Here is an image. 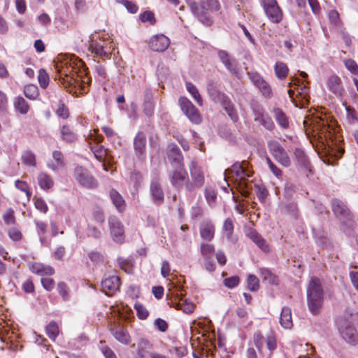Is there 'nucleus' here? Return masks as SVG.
Here are the masks:
<instances>
[{
	"instance_id": "obj_43",
	"label": "nucleus",
	"mask_w": 358,
	"mask_h": 358,
	"mask_svg": "<svg viewBox=\"0 0 358 358\" xmlns=\"http://www.w3.org/2000/svg\"><path fill=\"white\" fill-rule=\"evenodd\" d=\"M59 331L58 324L55 321H51L45 327L47 336L52 341H55Z\"/></svg>"
},
{
	"instance_id": "obj_47",
	"label": "nucleus",
	"mask_w": 358,
	"mask_h": 358,
	"mask_svg": "<svg viewBox=\"0 0 358 358\" xmlns=\"http://www.w3.org/2000/svg\"><path fill=\"white\" fill-rule=\"evenodd\" d=\"M91 150L94 155V157L99 162H104L106 156V150L101 145H95L90 146Z\"/></svg>"
},
{
	"instance_id": "obj_2",
	"label": "nucleus",
	"mask_w": 358,
	"mask_h": 358,
	"mask_svg": "<svg viewBox=\"0 0 358 358\" xmlns=\"http://www.w3.org/2000/svg\"><path fill=\"white\" fill-rule=\"evenodd\" d=\"M193 14L206 26H211L213 22V15L219 12L221 4L218 0H196L189 3Z\"/></svg>"
},
{
	"instance_id": "obj_28",
	"label": "nucleus",
	"mask_w": 358,
	"mask_h": 358,
	"mask_svg": "<svg viewBox=\"0 0 358 358\" xmlns=\"http://www.w3.org/2000/svg\"><path fill=\"white\" fill-rule=\"evenodd\" d=\"M339 330L342 337L346 342L353 345L358 342V336L354 327L348 326L344 329L341 328Z\"/></svg>"
},
{
	"instance_id": "obj_22",
	"label": "nucleus",
	"mask_w": 358,
	"mask_h": 358,
	"mask_svg": "<svg viewBox=\"0 0 358 358\" xmlns=\"http://www.w3.org/2000/svg\"><path fill=\"white\" fill-rule=\"evenodd\" d=\"M331 206L332 210L337 217H339L340 218L343 217L348 220L352 219V215L349 209L342 201L338 199H334L331 201Z\"/></svg>"
},
{
	"instance_id": "obj_63",
	"label": "nucleus",
	"mask_w": 358,
	"mask_h": 358,
	"mask_svg": "<svg viewBox=\"0 0 358 358\" xmlns=\"http://www.w3.org/2000/svg\"><path fill=\"white\" fill-rule=\"evenodd\" d=\"M41 282L43 287L48 292L52 291L55 287V280L50 276L41 278Z\"/></svg>"
},
{
	"instance_id": "obj_26",
	"label": "nucleus",
	"mask_w": 358,
	"mask_h": 358,
	"mask_svg": "<svg viewBox=\"0 0 358 358\" xmlns=\"http://www.w3.org/2000/svg\"><path fill=\"white\" fill-rule=\"evenodd\" d=\"M30 270L33 273L41 275L42 278L51 276L55 273L53 267L38 262L32 264Z\"/></svg>"
},
{
	"instance_id": "obj_30",
	"label": "nucleus",
	"mask_w": 358,
	"mask_h": 358,
	"mask_svg": "<svg viewBox=\"0 0 358 358\" xmlns=\"http://www.w3.org/2000/svg\"><path fill=\"white\" fill-rule=\"evenodd\" d=\"M110 197L116 209L122 213L126 208V203L122 195L115 189L110 191Z\"/></svg>"
},
{
	"instance_id": "obj_61",
	"label": "nucleus",
	"mask_w": 358,
	"mask_h": 358,
	"mask_svg": "<svg viewBox=\"0 0 358 358\" xmlns=\"http://www.w3.org/2000/svg\"><path fill=\"white\" fill-rule=\"evenodd\" d=\"M134 308L136 310L137 316L141 320H145L148 317L149 313L147 309L140 303L134 304Z\"/></svg>"
},
{
	"instance_id": "obj_21",
	"label": "nucleus",
	"mask_w": 358,
	"mask_h": 358,
	"mask_svg": "<svg viewBox=\"0 0 358 358\" xmlns=\"http://www.w3.org/2000/svg\"><path fill=\"white\" fill-rule=\"evenodd\" d=\"M170 44L168 37L164 34H157L153 36L149 42V46L151 50L155 52H163L166 50Z\"/></svg>"
},
{
	"instance_id": "obj_19",
	"label": "nucleus",
	"mask_w": 358,
	"mask_h": 358,
	"mask_svg": "<svg viewBox=\"0 0 358 358\" xmlns=\"http://www.w3.org/2000/svg\"><path fill=\"white\" fill-rule=\"evenodd\" d=\"M146 135L143 131H138L134 139L135 154L140 159H143L146 152Z\"/></svg>"
},
{
	"instance_id": "obj_33",
	"label": "nucleus",
	"mask_w": 358,
	"mask_h": 358,
	"mask_svg": "<svg viewBox=\"0 0 358 358\" xmlns=\"http://www.w3.org/2000/svg\"><path fill=\"white\" fill-rule=\"evenodd\" d=\"M273 114L275 121L281 128L287 129L289 127L288 117L281 108H274Z\"/></svg>"
},
{
	"instance_id": "obj_41",
	"label": "nucleus",
	"mask_w": 358,
	"mask_h": 358,
	"mask_svg": "<svg viewBox=\"0 0 358 358\" xmlns=\"http://www.w3.org/2000/svg\"><path fill=\"white\" fill-rule=\"evenodd\" d=\"M200 252L203 258L213 257L215 252V246L208 241L201 242L200 245Z\"/></svg>"
},
{
	"instance_id": "obj_8",
	"label": "nucleus",
	"mask_w": 358,
	"mask_h": 358,
	"mask_svg": "<svg viewBox=\"0 0 358 358\" xmlns=\"http://www.w3.org/2000/svg\"><path fill=\"white\" fill-rule=\"evenodd\" d=\"M261 4L271 22L278 24L282 20L283 11L278 5L277 0H262Z\"/></svg>"
},
{
	"instance_id": "obj_3",
	"label": "nucleus",
	"mask_w": 358,
	"mask_h": 358,
	"mask_svg": "<svg viewBox=\"0 0 358 358\" xmlns=\"http://www.w3.org/2000/svg\"><path fill=\"white\" fill-rule=\"evenodd\" d=\"M307 306L309 311L314 315H319L323 308L324 291L322 282L317 277H311L306 289Z\"/></svg>"
},
{
	"instance_id": "obj_64",
	"label": "nucleus",
	"mask_w": 358,
	"mask_h": 358,
	"mask_svg": "<svg viewBox=\"0 0 358 358\" xmlns=\"http://www.w3.org/2000/svg\"><path fill=\"white\" fill-rule=\"evenodd\" d=\"M239 282L240 278L236 275L225 278L223 281L224 286L230 289L237 287Z\"/></svg>"
},
{
	"instance_id": "obj_37",
	"label": "nucleus",
	"mask_w": 358,
	"mask_h": 358,
	"mask_svg": "<svg viewBox=\"0 0 358 358\" xmlns=\"http://www.w3.org/2000/svg\"><path fill=\"white\" fill-rule=\"evenodd\" d=\"M52 157L55 162L48 164V167L52 171H57L65 165L64 157L62 152L55 150L52 152Z\"/></svg>"
},
{
	"instance_id": "obj_20",
	"label": "nucleus",
	"mask_w": 358,
	"mask_h": 358,
	"mask_svg": "<svg viewBox=\"0 0 358 358\" xmlns=\"http://www.w3.org/2000/svg\"><path fill=\"white\" fill-rule=\"evenodd\" d=\"M207 92L210 99L215 103L221 102L227 96L219 89V83L214 79H209L207 82Z\"/></svg>"
},
{
	"instance_id": "obj_1",
	"label": "nucleus",
	"mask_w": 358,
	"mask_h": 358,
	"mask_svg": "<svg viewBox=\"0 0 358 358\" xmlns=\"http://www.w3.org/2000/svg\"><path fill=\"white\" fill-rule=\"evenodd\" d=\"M83 62L74 55L59 56L55 62V67L57 76L60 83L65 87H79L81 93H87L92 78L85 70L79 69L83 66Z\"/></svg>"
},
{
	"instance_id": "obj_10",
	"label": "nucleus",
	"mask_w": 358,
	"mask_h": 358,
	"mask_svg": "<svg viewBox=\"0 0 358 358\" xmlns=\"http://www.w3.org/2000/svg\"><path fill=\"white\" fill-rule=\"evenodd\" d=\"M230 171L231 172L232 177H234V180L238 182L240 185L245 186H246V179L251 177L253 174V171L250 169L249 163L245 160H243L241 163H234Z\"/></svg>"
},
{
	"instance_id": "obj_60",
	"label": "nucleus",
	"mask_w": 358,
	"mask_h": 358,
	"mask_svg": "<svg viewBox=\"0 0 358 358\" xmlns=\"http://www.w3.org/2000/svg\"><path fill=\"white\" fill-rule=\"evenodd\" d=\"M56 115L66 120L69 117V110L68 108L65 106L64 103L60 102L59 103L58 108L56 110Z\"/></svg>"
},
{
	"instance_id": "obj_52",
	"label": "nucleus",
	"mask_w": 358,
	"mask_h": 358,
	"mask_svg": "<svg viewBox=\"0 0 358 358\" xmlns=\"http://www.w3.org/2000/svg\"><path fill=\"white\" fill-rule=\"evenodd\" d=\"M57 291L62 297L63 300L66 301L69 299V288L66 282H59L57 283Z\"/></svg>"
},
{
	"instance_id": "obj_6",
	"label": "nucleus",
	"mask_w": 358,
	"mask_h": 358,
	"mask_svg": "<svg viewBox=\"0 0 358 358\" xmlns=\"http://www.w3.org/2000/svg\"><path fill=\"white\" fill-rule=\"evenodd\" d=\"M114 50L115 45L108 38L92 39L89 45V50L96 57L103 59H110Z\"/></svg>"
},
{
	"instance_id": "obj_5",
	"label": "nucleus",
	"mask_w": 358,
	"mask_h": 358,
	"mask_svg": "<svg viewBox=\"0 0 358 358\" xmlns=\"http://www.w3.org/2000/svg\"><path fill=\"white\" fill-rule=\"evenodd\" d=\"M191 180L188 178L186 183V192L191 194L200 189L205 183V176L202 167L195 160H192L189 164Z\"/></svg>"
},
{
	"instance_id": "obj_55",
	"label": "nucleus",
	"mask_w": 358,
	"mask_h": 358,
	"mask_svg": "<svg viewBox=\"0 0 358 358\" xmlns=\"http://www.w3.org/2000/svg\"><path fill=\"white\" fill-rule=\"evenodd\" d=\"M3 220L6 224H15L16 220L13 208H8L3 215Z\"/></svg>"
},
{
	"instance_id": "obj_12",
	"label": "nucleus",
	"mask_w": 358,
	"mask_h": 358,
	"mask_svg": "<svg viewBox=\"0 0 358 358\" xmlns=\"http://www.w3.org/2000/svg\"><path fill=\"white\" fill-rule=\"evenodd\" d=\"M178 102L181 110L192 122L194 124L201 122L202 118L198 109L187 98L181 96Z\"/></svg>"
},
{
	"instance_id": "obj_53",
	"label": "nucleus",
	"mask_w": 358,
	"mask_h": 358,
	"mask_svg": "<svg viewBox=\"0 0 358 358\" xmlns=\"http://www.w3.org/2000/svg\"><path fill=\"white\" fill-rule=\"evenodd\" d=\"M256 194L261 203H264L268 195V192L264 185H255Z\"/></svg>"
},
{
	"instance_id": "obj_15",
	"label": "nucleus",
	"mask_w": 358,
	"mask_h": 358,
	"mask_svg": "<svg viewBox=\"0 0 358 358\" xmlns=\"http://www.w3.org/2000/svg\"><path fill=\"white\" fill-rule=\"evenodd\" d=\"M326 86L336 98L342 99L345 94V88L338 76L336 74L330 76L326 80Z\"/></svg>"
},
{
	"instance_id": "obj_4",
	"label": "nucleus",
	"mask_w": 358,
	"mask_h": 358,
	"mask_svg": "<svg viewBox=\"0 0 358 358\" xmlns=\"http://www.w3.org/2000/svg\"><path fill=\"white\" fill-rule=\"evenodd\" d=\"M252 341L260 358H272L278 347L276 335L273 330L268 331L265 336L261 331H256L253 334Z\"/></svg>"
},
{
	"instance_id": "obj_34",
	"label": "nucleus",
	"mask_w": 358,
	"mask_h": 358,
	"mask_svg": "<svg viewBox=\"0 0 358 358\" xmlns=\"http://www.w3.org/2000/svg\"><path fill=\"white\" fill-rule=\"evenodd\" d=\"M13 106L15 110L21 115H26L30 109L29 104L22 96H17L15 98Z\"/></svg>"
},
{
	"instance_id": "obj_62",
	"label": "nucleus",
	"mask_w": 358,
	"mask_h": 358,
	"mask_svg": "<svg viewBox=\"0 0 358 358\" xmlns=\"http://www.w3.org/2000/svg\"><path fill=\"white\" fill-rule=\"evenodd\" d=\"M34 206L42 213L45 214L48 210V207L45 201L42 198H34Z\"/></svg>"
},
{
	"instance_id": "obj_29",
	"label": "nucleus",
	"mask_w": 358,
	"mask_h": 358,
	"mask_svg": "<svg viewBox=\"0 0 358 358\" xmlns=\"http://www.w3.org/2000/svg\"><path fill=\"white\" fill-rule=\"evenodd\" d=\"M110 331L113 335V336L115 338L117 341H118L120 343L124 344V345H129L131 342V338L130 336L127 331L123 327H119L117 329H115L113 328L110 329Z\"/></svg>"
},
{
	"instance_id": "obj_58",
	"label": "nucleus",
	"mask_w": 358,
	"mask_h": 358,
	"mask_svg": "<svg viewBox=\"0 0 358 358\" xmlns=\"http://www.w3.org/2000/svg\"><path fill=\"white\" fill-rule=\"evenodd\" d=\"M15 186L17 189L24 192L28 199L31 196V192L29 189L28 184L25 181L17 180L15 182Z\"/></svg>"
},
{
	"instance_id": "obj_32",
	"label": "nucleus",
	"mask_w": 358,
	"mask_h": 358,
	"mask_svg": "<svg viewBox=\"0 0 358 358\" xmlns=\"http://www.w3.org/2000/svg\"><path fill=\"white\" fill-rule=\"evenodd\" d=\"M280 323L285 329H291L292 327V311L289 308H282L280 317Z\"/></svg>"
},
{
	"instance_id": "obj_24",
	"label": "nucleus",
	"mask_w": 358,
	"mask_h": 358,
	"mask_svg": "<svg viewBox=\"0 0 358 358\" xmlns=\"http://www.w3.org/2000/svg\"><path fill=\"white\" fill-rule=\"evenodd\" d=\"M167 157L171 162H176L180 166L184 164L183 156L178 146L175 143H170L167 147Z\"/></svg>"
},
{
	"instance_id": "obj_54",
	"label": "nucleus",
	"mask_w": 358,
	"mask_h": 358,
	"mask_svg": "<svg viewBox=\"0 0 358 358\" xmlns=\"http://www.w3.org/2000/svg\"><path fill=\"white\" fill-rule=\"evenodd\" d=\"M139 19L143 22H150V24L154 25L156 23V19L153 12L146 10L139 15Z\"/></svg>"
},
{
	"instance_id": "obj_48",
	"label": "nucleus",
	"mask_w": 358,
	"mask_h": 358,
	"mask_svg": "<svg viewBox=\"0 0 358 358\" xmlns=\"http://www.w3.org/2000/svg\"><path fill=\"white\" fill-rule=\"evenodd\" d=\"M38 80L41 88L46 89L49 85L50 77L44 69L38 71Z\"/></svg>"
},
{
	"instance_id": "obj_17",
	"label": "nucleus",
	"mask_w": 358,
	"mask_h": 358,
	"mask_svg": "<svg viewBox=\"0 0 358 358\" xmlns=\"http://www.w3.org/2000/svg\"><path fill=\"white\" fill-rule=\"evenodd\" d=\"M217 56L225 68L234 76H238V62L235 58L231 56L227 51L220 50Z\"/></svg>"
},
{
	"instance_id": "obj_16",
	"label": "nucleus",
	"mask_w": 358,
	"mask_h": 358,
	"mask_svg": "<svg viewBox=\"0 0 358 358\" xmlns=\"http://www.w3.org/2000/svg\"><path fill=\"white\" fill-rule=\"evenodd\" d=\"M199 235L205 241H211L215 235V226L209 219L203 220L199 225Z\"/></svg>"
},
{
	"instance_id": "obj_45",
	"label": "nucleus",
	"mask_w": 358,
	"mask_h": 358,
	"mask_svg": "<svg viewBox=\"0 0 358 358\" xmlns=\"http://www.w3.org/2000/svg\"><path fill=\"white\" fill-rule=\"evenodd\" d=\"M234 230V221L231 218H227L222 225V231L225 234L227 239H231Z\"/></svg>"
},
{
	"instance_id": "obj_36",
	"label": "nucleus",
	"mask_w": 358,
	"mask_h": 358,
	"mask_svg": "<svg viewBox=\"0 0 358 358\" xmlns=\"http://www.w3.org/2000/svg\"><path fill=\"white\" fill-rule=\"evenodd\" d=\"M248 236L264 252H267L270 250L266 240L257 231H251Z\"/></svg>"
},
{
	"instance_id": "obj_27",
	"label": "nucleus",
	"mask_w": 358,
	"mask_h": 358,
	"mask_svg": "<svg viewBox=\"0 0 358 358\" xmlns=\"http://www.w3.org/2000/svg\"><path fill=\"white\" fill-rule=\"evenodd\" d=\"M220 103L230 119L234 122H238L239 120L238 114L231 99L227 96Z\"/></svg>"
},
{
	"instance_id": "obj_51",
	"label": "nucleus",
	"mask_w": 358,
	"mask_h": 358,
	"mask_svg": "<svg viewBox=\"0 0 358 358\" xmlns=\"http://www.w3.org/2000/svg\"><path fill=\"white\" fill-rule=\"evenodd\" d=\"M8 235L9 238L13 241H20L22 238V234L20 228L17 227H12L8 230Z\"/></svg>"
},
{
	"instance_id": "obj_38",
	"label": "nucleus",
	"mask_w": 358,
	"mask_h": 358,
	"mask_svg": "<svg viewBox=\"0 0 358 358\" xmlns=\"http://www.w3.org/2000/svg\"><path fill=\"white\" fill-rule=\"evenodd\" d=\"M274 71L275 76L283 80L287 78L289 73V68L287 64L282 62H277L274 65Z\"/></svg>"
},
{
	"instance_id": "obj_18",
	"label": "nucleus",
	"mask_w": 358,
	"mask_h": 358,
	"mask_svg": "<svg viewBox=\"0 0 358 358\" xmlns=\"http://www.w3.org/2000/svg\"><path fill=\"white\" fill-rule=\"evenodd\" d=\"M120 279L117 275H111L106 278L101 282L103 292L108 296H112L119 290Z\"/></svg>"
},
{
	"instance_id": "obj_39",
	"label": "nucleus",
	"mask_w": 358,
	"mask_h": 358,
	"mask_svg": "<svg viewBox=\"0 0 358 358\" xmlns=\"http://www.w3.org/2000/svg\"><path fill=\"white\" fill-rule=\"evenodd\" d=\"M293 152L298 164L306 169H308L310 166V162L304 151L299 148H295Z\"/></svg>"
},
{
	"instance_id": "obj_50",
	"label": "nucleus",
	"mask_w": 358,
	"mask_h": 358,
	"mask_svg": "<svg viewBox=\"0 0 358 358\" xmlns=\"http://www.w3.org/2000/svg\"><path fill=\"white\" fill-rule=\"evenodd\" d=\"M116 2L123 5L130 13L134 14L136 13L138 10V6L135 2L132 1L116 0Z\"/></svg>"
},
{
	"instance_id": "obj_57",
	"label": "nucleus",
	"mask_w": 358,
	"mask_h": 358,
	"mask_svg": "<svg viewBox=\"0 0 358 358\" xmlns=\"http://www.w3.org/2000/svg\"><path fill=\"white\" fill-rule=\"evenodd\" d=\"M345 68L352 74L358 76V64L352 59H347L344 61Z\"/></svg>"
},
{
	"instance_id": "obj_23",
	"label": "nucleus",
	"mask_w": 358,
	"mask_h": 358,
	"mask_svg": "<svg viewBox=\"0 0 358 358\" xmlns=\"http://www.w3.org/2000/svg\"><path fill=\"white\" fill-rule=\"evenodd\" d=\"M142 108L143 113L147 117H150L154 115L155 106L153 94L150 90H147L145 92Z\"/></svg>"
},
{
	"instance_id": "obj_9",
	"label": "nucleus",
	"mask_w": 358,
	"mask_h": 358,
	"mask_svg": "<svg viewBox=\"0 0 358 358\" xmlns=\"http://www.w3.org/2000/svg\"><path fill=\"white\" fill-rule=\"evenodd\" d=\"M73 177L76 181L83 187L94 189L98 186V181L89 172L81 166H76L73 169Z\"/></svg>"
},
{
	"instance_id": "obj_13",
	"label": "nucleus",
	"mask_w": 358,
	"mask_h": 358,
	"mask_svg": "<svg viewBox=\"0 0 358 358\" xmlns=\"http://www.w3.org/2000/svg\"><path fill=\"white\" fill-rule=\"evenodd\" d=\"M108 225L113 240L122 243L124 241V228L121 222L115 216H110L108 218Z\"/></svg>"
},
{
	"instance_id": "obj_25",
	"label": "nucleus",
	"mask_w": 358,
	"mask_h": 358,
	"mask_svg": "<svg viewBox=\"0 0 358 358\" xmlns=\"http://www.w3.org/2000/svg\"><path fill=\"white\" fill-rule=\"evenodd\" d=\"M150 191L153 202L156 205H160L164 202V194L162 187L158 181H152L150 186Z\"/></svg>"
},
{
	"instance_id": "obj_49",
	"label": "nucleus",
	"mask_w": 358,
	"mask_h": 358,
	"mask_svg": "<svg viewBox=\"0 0 358 358\" xmlns=\"http://www.w3.org/2000/svg\"><path fill=\"white\" fill-rule=\"evenodd\" d=\"M205 198L210 206H214L217 199V192L210 187L205 189Z\"/></svg>"
},
{
	"instance_id": "obj_31",
	"label": "nucleus",
	"mask_w": 358,
	"mask_h": 358,
	"mask_svg": "<svg viewBox=\"0 0 358 358\" xmlns=\"http://www.w3.org/2000/svg\"><path fill=\"white\" fill-rule=\"evenodd\" d=\"M37 181L39 187L43 190H48L54 185L52 178L46 173L41 172L37 176Z\"/></svg>"
},
{
	"instance_id": "obj_7",
	"label": "nucleus",
	"mask_w": 358,
	"mask_h": 358,
	"mask_svg": "<svg viewBox=\"0 0 358 358\" xmlns=\"http://www.w3.org/2000/svg\"><path fill=\"white\" fill-rule=\"evenodd\" d=\"M168 176L171 185L180 192L184 187L186 191V183L188 181V173L184 164L178 166L168 173Z\"/></svg>"
},
{
	"instance_id": "obj_11",
	"label": "nucleus",
	"mask_w": 358,
	"mask_h": 358,
	"mask_svg": "<svg viewBox=\"0 0 358 358\" xmlns=\"http://www.w3.org/2000/svg\"><path fill=\"white\" fill-rule=\"evenodd\" d=\"M268 148L271 155L280 165L289 167L291 165V159L285 149L277 141H271L268 143Z\"/></svg>"
},
{
	"instance_id": "obj_35",
	"label": "nucleus",
	"mask_w": 358,
	"mask_h": 358,
	"mask_svg": "<svg viewBox=\"0 0 358 358\" xmlns=\"http://www.w3.org/2000/svg\"><path fill=\"white\" fill-rule=\"evenodd\" d=\"M62 139L67 143H72L77 141V135L71 129L67 124L63 125L60 129Z\"/></svg>"
},
{
	"instance_id": "obj_59",
	"label": "nucleus",
	"mask_w": 358,
	"mask_h": 358,
	"mask_svg": "<svg viewBox=\"0 0 358 358\" xmlns=\"http://www.w3.org/2000/svg\"><path fill=\"white\" fill-rule=\"evenodd\" d=\"M258 122L269 131L273 130L275 127V124L271 117L268 114L264 115Z\"/></svg>"
},
{
	"instance_id": "obj_40",
	"label": "nucleus",
	"mask_w": 358,
	"mask_h": 358,
	"mask_svg": "<svg viewBox=\"0 0 358 358\" xmlns=\"http://www.w3.org/2000/svg\"><path fill=\"white\" fill-rule=\"evenodd\" d=\"M185 85L187 90L192 95V98L195 100L197 104L200 106H202L203 99L196 87L191 82H186Z\"/></svg>"
},
{
	"instance_id": "obj_14",
	"label": "nucleus",
	"mask_w": 358,
	"mask_h": 358,
	"mask_svg": "<svg viewBox=\"0 0 358 358\" xmlns=\"http://www.w3.org/2000/svg\"><path fill=\"white\" fill-rule=\"evenodd\" d=\"M248 77L253 84L259 90L264 96L271 98L272 96V89L271 85L257 72L252 71L248 73Z\"/></svg>"
},
{
	"instance_id": "obj_46",
	"label": "nucleus",
	"mask_w": 358,
	"mask_h": 358,
	"mask_svg": "<svg viewBox=\"0 0 358 358\" xmlns=\"http://www.w3.org/2000/svg\"><path fill=\"white\" fill-rule=\"evenodd\" d=\"M21 159L22 163L25 165L35 166L36 164V156L31 150L24 151L22 155Z\"/></svg>"
},
{
	"instance_id": "obj_56",
	"label": "nucleus",
	"mask_w": 358,
	"mask_h": 358,
	"mask_svg": "<svg viewBox=\"0 0 358 358\" xmlns=\"http://www.w3.org/2000/svg\"><path fill=\"white\" fill-rule=\"evenodd\" d=\"M248 288L250 291H257L259 287V279L255 275H249L247 279Z\"/></svg>"
},
{
	"instance_id": "obj_44",
	"label": "nucleus",
	"mask_w": 358,
	"mask_h": 358,
	"mask_svg": "<svg viewBox=\"0 0 358 358\" xmlns=\"http://www.w3.org/2000/svg\"><path fill=\"white\" fill-rule=\"evenodd\" d=\"M260 273L263 280L268 282L271 285H278V278L268 268H261Z\"/></svg>"
},
{
	"instance_id": "obj_42",
	"label": "nucleus",
	"mask_w": 358,
	"mask_h": 358,
	"mask_svg": "<svg viewBox=\"0 0 358 358\" xmlns=\"http://www.w3.org/2000/svg\"><path fill=\"white\" fill-rule=\"evenodd\" d=\"M24 94L27 99L35 100L39 96V90L36 85L29 84L24 87Z\"/></svg>"
}]
</instances>
